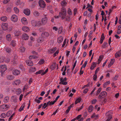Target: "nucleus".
Wrapping results in <instances>:
<instances>
[{
    "label": "nucleus",
    "instance_id": "obj_3",
    "mask_svg": "<svg viewBox=\"0 0 121 121\" xmlns=\"http://www.w3.org/2000/svg\"><path fill=\"white\" fill-rule=\"evenodd\" d=\"M10 105L4 104L0 105V110L4 112L8 110L10 108Z\"/></svg>",
    "mask_w": 121,
    "mask_h": 121
},
{
    "label": "nucleus",
    "instance_id": "obj_57",
    "mask_svg": "<svg viewBox=\"0 0 121 121\" xmlns=\"http://www.w3.org/2000/svg\"><path fill=\"white\" fill-rule=\"evenodd\" d=\"M67 3L65 1H62L61 3V5L62 6H64L67 4Z\"/></svg>",
    "mask_w": 121,
    "mask_h": 121
},
{
    "label": "nucleus",
    "instance_id": "obj_8",
    "mask_svg": "<svg viewBox=\"0 0 121 121\" xmlns=\"http://www.w3.org/2000/svg\"><path fill=\"white\" fill-rule=\"evenodd\" d=\"M48 19L47 17H44L42 18L41 21H39V22L40 26L42 25H44L47 23Z\"/></svg>",
    "mask_w": 121,
    "mask_h": 121
},
{
    "label": "nucleus",
    "instance_id": "obj_16",
    "mask_svg": "<svg viewBox=\"0 0 121 121\" xmlns=\"http://www.w3.org/2000/svg\"><path fill=\"white\" fill-rule=\"evenodd\" d=\"M20 73V71L17 69H15L13 71V73L15 75H18Z\"/></svg>",
    "mask_w": 121,
    "mask_h": 121
},
{
    "label": "nucleus",
    "instance_id": "obj_24",
    "mask_svg": "<svg viewBox=\"0 0 121 121\" xmlns=\"http://www.w3.org/2000/svg\"><path fill=\"white\" fill-rule=\"evenodd\" d=\"M115 61V60L114 59H112L110 61V63L108 64V67H110L112 65L114 64Z\"/></svg>",
    "mask_w": 121,
    "mask_h": 121
},
{
    "label": "nucleus",
    "instance_id": "obj_25",
    "mask_svg": "<svg viewBox=\"0 0 121 121\" xmlns=\"http://www.w3.org/2000/svg\"><path fill=\"white\" fill-rule=\"evenodd\" d=\"M42 35L44 37H48L49 35V33L47 32H43L42 33Z\"/></svg>",
    "mask_w": 121,
    "mask_h": 121
},
{
    "label": "nucleus",
    "instance_id": "obj_28",
    "mask_svg": "<svg viewBox=\"0 0 121 121\" xmlns=\"http://www.w3.org/2000/svg\"><path fill=\"white\" fill-rule=\"evenodd\" d=\"M97 63H96L94 62L92 65L90 67V69L91 70H93L94 68L96 67Z\"/></svg>",
    "mask_w": 121,
    "mask_h": 121
},
{
    "label": "nucleus",
    "instance_id": "obj_4",
    "mask_svg": "<svg viewBox=\"0 0 121 121\" xmlns=\"http://www.w3.org/2000/svg\"><path fill=\"white\" fill-rule=\"evenodd\" d=\"M112 112L111 111H108L106 113L105 115L106 117V121H110V120L112 118V116L111 115Z\"/></svg>",
    "mask_w": 121,
    "mask_h": 121
},
{
    "label": "nucleus",
    "instance_id": "obj_37",
    "mask_svg": "<svg viewBox=\"0 0 121 121\" xmlns=\"http://www.w3.org/2000/svg\"><path fill=\"white\" fill-rule=\"evenodd\" d=\"M7 79L9 80H12L14 78L13 76L10 75H8L7 77Z\"/></svg>",
    "mask_w": 121,
    "mask_h": 121
},
{
    "label": "nucleus",
    "instance_id": "obj_40",
    "mask_svg": "<svg viewBox=\"0 0 121 121\" xmlns=\"http://www.w3.org/2000/svg\"><path fill=\"white\" fill-rule=\"evenodd\" d=\"M56 102V100H55L53 102L49 101L47 103V104H48V105H49L54 104Z\"/></svg>",
    "mask_w": 121,
    "mask_h": 121
},
{
    "label": "nucleus",
    "instance_id": "obj_39",
    "mask_svg": "<svg viewBox=\"0 0 121 121\" xmlns=\"http://www.w3.org/2000/svg\"><path fill=\"white\" fill-rule=\"evenodd\" d=\"M25 104L24 103H23L21 107L19 109L18 111L19 112H21L22 110H24V108L25 107Z\"/></svg>",
    "mask_w": 121,
    "mask_h": 121
},
{
    "label": "nucleus",
    "instance_id": "obj_31",
    "mask_svg": "<svg viewBox=\"0 0 121 121\" xmlns=\"http://www.w3.org/2000/svg\"><path fill=\"white\" fill-rule=\"evenodd\" d=\"M94 109L92 105L90 106L88 108V111L89 112H91L93 111Z\"/></svg>",
    "mask_w": 121,
    "mask_h": 121
},
{
    "label": "nucleus",
    "instance_id": "obj_14",
    "mask_svg": "<svg viewBox=\"0 0 121 121\" xmlns=\"http://www.w3.org/2000/svg\"><path fill=\"white\" fill-rule=\"evenodd\" d=\"M23 13L26 15L28 16L30 15L31 12L29 9H26L24 10Z\"/></svg>",
    "mask_w": 121,
    "mask_h": 121
},
{
    "label": "nucleus",
    "instance_id": "obj_30",
    "mask_svg": "<svg viewBox=\"0 0 121 121\" xmlns=\"http://www.w3.org/2000/svg\"><path fill=\"white\" fill-rule=\"evenodd\" d=\"M45 61V60L43 59H41L38 62V64L40 65H42L44 63Z\"/></svg>",
    "mask_w": 121,
    "mask_h": 121
},
{
    "label": "nucleus",
    "instance_id": "obj_56",
    "mask_svg": "<svg viewBox=\"0 0 121 121\" xmlns=\"http://www.w3.org/2000/svg\"><path fill=\"white\" fill-rule=\"evenodd\" d=\"M6 116V114L4 113H3L1 114L0 117L1 118H5Z\"/></svg>",
    "mask_w": 121,
    "mask_h": 121
},
{
    "label": "nucleus",
    "instance_id": "obj_5",
    "mask_svg": "<svg viewBox=\"0 0 121 121\" xmlns=\"http://www.w3.org/2000/svg\"><path fill=\"white\" fill-rule=\"evenodd\" d=\"M7 69V67L5 65H2L0 66V72L1 73L2 76H3V74Z\"/></svg>",
    "mask_w": 121,
    "mask_h": 121
},
{
    "label": "nucleus",
    "instance_id": "obj_26",
    "mask_svg": "<svg viewBox=\"0 0 121 121\" xmlns=\"http://www.w3.org/2000/svg\"><path fill=\"white\" fill-rule=\"evenodd\" d=\"M43 73V70H39V71L35 73L36 75H37L39 74H41V75H44V74H42Z\"/></svg>",
    "mask_w": 121,
    "mask_h": 121
},
{
    "label": "nucleus",
    "instance_id": "obj_44",
    "mask_svg": "<svg viewBox=\"0 0 121 121\" xmlns=\"http://www.w3.org/2000/svg\"><path fill=\"white\" fill-rule=\"evenodd\" d=\"M11 45L13 47H14L16 45V41L14 40H12L11 43Z\"/></svg>",
    "mask_w": 121,
    "mask_h": 121
},
{
    "label": "nucleus",
    "instance_id": "obj_1",
    "mask_svg": "<svg viewBox=\"0 0 121 121\" xmlns=\"http://www.w3.org/2000/svg\"><path fill=\"white\" fill-rule=\"evenodd\" d=\"M1 27L2 30L4 31L8 30L10 31L12 30L11 27H9L8 24L6 23H2L1 24Z\"/></svg>",
    "mask_w": 121,
    "mask_h": 121
},
{
    "label": "nucleus",
    "instance_id": "obj_45",
    "mask_svg": "<svg viewBox=\"0 0 121 121\" xmlns=\"http://www.w3.org/2000/svg\"><path fill=\"white\" fill-rule=\"evenodd\" d=\"M50 68L52 69L53 70L56 68V66L55 64H52L50 67Z\"/></svg>",
    "mask_w": 121,
    "mask_h": 121
},
{
    "label": "nucleus",
    "instance_id": "obj_52",
    "mask_svg": "<svg viewBox=\"0 0 121 121\" xmlns=\"http://www.w3.org/2000/svg\"><path fill=\"white\" fill-rule=\"evenodd\" d=\"M67 13L69 15H71L72 14L71 11L69 8H68V9Z\"/></svg>",
    "mask_w": 121,
    "mask_h": 121
},
{
    "label": "nucleus",
    "instance_id": "obj_32",
    "mask_svg": "<svg viewBox=\"0 0 121 121\" xmlns=\"http://www.w3.org/2000/svg\"><path fill=\"white\" fill-rule=\"evenodd\" d=\"M99 114L96 115L95 113H94L91 116V118H97L98 117H99Z\"/></svg>",
    "mask_w": 121,
    "mask_h": 121
},
{
    "label": "nucleus",
    "instance_id": "obj_20",
    "mask_svg": "<svg viewBox=\"0 0 121 121\" xmlns=\"http://www.w3.org/2000/svg\"><path fill=\"white\" fill-rule=\"evenodd\" d=\"M36 70V68L35 67H31L29 69L30 72L33 73L35 72Z\"/></svg>",
    "mask_w": 121,
    "mask_h": 121
},
{
    "label": "nucleus",
    "instance_id": "obj_23",
    "mask_svg": "<svg viewBox=\"0 0 121 121\" xmlns=\"http://www.w3.org/2000/svg\"><path fill=\"white\" fill-rule=\"evenodd\" d=\"M63 39V37L62 36L59 37L57 38V42L59 43H60L62 41Z\"/></svg>",
    "mask_w": 121,
    "mask_h": 121
},
{
    "label": "nucleus",
    "instance_id": "obj_27",
    "mask_svg": "<svg viewBox=\"0 0 121 121\" xmlns=\"http://www.w3.org/2000/svg\"><path fill=\"white\" fill-rule=\"evenodd\" d=\"M81 99L80 97L78 98H77L75 102V104H76L78 103H80L81 101Z\"/></svg>",
    "mask_w": 121,
    "mask_h": 121
},
{
    "label": "nucleus",
    "instance_id": "obj_38",
    "mask_svg": "<svg viewBox=\"0 0 121 121\" xmlns=\"http://www.w3.org/2000/svg\"><path fill=\"white\" fill-rule=\"evenodd\" d=\"M19 50L21 52H24L25 50V48L24 47H22L19 48Z\"/></svg>",
    "mask_w": 121,
    "mask_h": 121
},
{
    "label": "nucleus",
    "instance_id": "obj_6",
    "mask_svg": "<svg viewBox=\"0 0 121 121\" xmlns=\"http://www.w3.org/2000/svg\"><path fill=\"white\" fill-rule=\"evenodd\" d=\"M11 21L13 22H17L18 20V16L15 14L12 15L10 18Z\"/></svg>",
    "mask_w": 121,
    "mask_h": 121
},
{
    "label": "nucleus",
    "instance_id": "obj_42",
    "mask_svg": "<svg viewBox=\"0 0 121 121\" xmlns=\"http://www.w3.org/2000/svg\"><path fill=\"white\" fill-rule=\"evenodd\" d=\"M14 10L15 13L16 14H18L19 12V10L16 7H15L14 8Z\"/></svg>",
    "mask_w": 121,
    "mask_h": 121
},
{
    "label": "nucleus",
    "instance_id": "obj_51",
    "mask_svg": "<svg viewBox=\"0 0 121 121\" xmlns=\"http://www.w3.org/2000/svg\"><path fill=\"white\" fill-rule=\"evenodd\" d=\"M107 43L106 42H104L102 46V48H105L107 47Z\"/></svg>",
    "mask_w": 121,
    "mask_h": 121
},
{
    "label": "nucleus",
    "instance_id": "obj_33",
    "mask_svg": "<svg viewBox=\"0 0 121 121\" xmlns=\"http://www.w3.org/2000/svg\"><path fill=\"white\" fill-rule=\"evenodd\" d=\"M0 19L2 21L5 22L7 20V17H6L4 16L1 17Z\"/></svg>",
    "mask_w": 121,
    "mask_h": 121
},
{
    "label": "nucleus",
    "instance_id": "obj_17",
    "mask_svg": "<svg viewBox=\"0 0 121 121\" xmlns=\"http://www.w3.org/2000/svg\"><path fill=\"white\" fill-rule=\"evenodd\" d=\"M22 30L24 32H28L30 31L29 27L27 26H23L22 27Z\"/></svg>",
    "mask_w": 121,
    "mask_h": 121
},
{
    "label": "nucleus",
    "instance_id": "obj_15",
    "mask_svg": "<svg viewBox=\"0 0 121 121\" xmlns=\"http://www.w3.org/2000/svg\"><path fill=\"white\" fill-rule=\"evenodd\" d=\"M22 38L23 39L26 40L28 39L29 36L28 35L25 33L22 35Z\"/></svg>",
    "mask_w": 121,
    "mask_h": 121
},
{
    "label": "nucleus",
    "instance_id": "obj_22",
    "mask_svg": "<svg viewBox=\"0 0 121 121\" xmlns=\"http://www.w3.org/2000/svg\"><path fill=\"white\" fill-rule=\"evenodd\" d=\"M6 39L8 41H10L11 40V37L10 34L7 35L6 36Z\"/></svg>",
    "mask_w": 121,
    "mask_h": 121
},
{
    "label": "nucleus",
    "instance_id": "obj_10",
    "mask_svg": "<svg viewBox=\"0 0 121 121\" xmlns=\"http://www.w3.org/2000/svg\"><path fill=\"white\" fill-rule=\"evenodd\" d=\"M21 22L24 25H27L28 23V20L25 17H23L21 19Z\"/></svg>",
    "mask_w": 121,
    "mask_h": 121
},
{
    "label": "nucleus",
    "instance_id": "obj_58",
    "mask_svg": "<svg viewBox=\"0 0 121 121\" xmlns=\"http://www.w3.org/2000/svg\"><path fill=\"white\" fill-rule=\"evenodd\" d=\"M43 40L42 38H39L37 39V41L39 43H41L42 42Z\"/></svg>",
    "mask_w": 121,
    "mask_h": 121
},
{
    "label": "nucleus",
    "instance_id": "obj_54",
    "mask_svg": "<svg viewBox=\"0 0 121 121\" xmlns=\"http://www.w3.org/2000/svg\"><path fill=\"white\" fill-rule=\"evenodd\" d=\"M10 61V60L9 58L8 57L6 58H5L4 62L6 63H8Z\"/></svg>",
    "mask_w": 121,
    "mask_h": 121
},
{
    "label": "nucleus",
    "instance_id": "obj_61",
    "mask_svg": "<svg viewBox=\"0 0 121 121\" xmlns=\"http://www.w3.org/2000/svg\"><path fill=\"white\" fill-rule=\"evenodd\" d=\"M14 115H15V113H13L12 114L11 116L9 118V121H10L12 119Z\"/></svg>",
    "mask_w": 121,
    "mask_h": 121
},
{
    "label": "nucleus",
    "instance_id": "obj_48",
    "mask_svg": "<svg viewBox=\"0 0 121 121\" xmlns=\"http://www.w3.org/2000/svg\"><path fill=\"white\" fill-rule=\"evenodd\" d=\"M33 14L35 16H38L39 14V13L37 11H34L33 12Z\"/></svg>",
    "mask_w": 121,
    "mask_h": 121
},
{
    "label": "nucleus",
    "instance_id": "obj_11",
    "mask_svg": "<svg viewBox=\"0 0 121 121\" xmlns=\"http://www.w3.org/2000/svg\"><path fill=\"white\" fill-rule=\"evenodd\" d=\"M107 95V93L105 91L102 92L100 94L99 96V98L100 99H101L102 98L105 97Z\"/></svg>",
    "mask_w": 121,
    "mask_h": 121
},
{
    "label": "nucleus",
    "instance_id": "obj_35",
    "mask_svg": "<svg viewBox=\"0 0 121 121\" xmlns=\"http://www.w3.org/2000/svg\"><path fill=\"white\" fill-rule=\"evenodd\" d=\"M110 83V82L109 81H107L106 82H105V83H104L103 85V87L104 88H105Z\"/></svg>",
    "mask_w": 121,
    "mask_h": 121
},
{
    "label": "nucleus",
    "instance_id": "obj_19",
    "mask_svg": "<svg viewBox=\"0 0 121 121\" xmlns=\"http://www.w3.org/2000/svg\"><path fill=\"white\" fill-rule=\"evenodd\" d=\"M4 51L7 53H9L11 52V49L7 47H5L4 49Z\"/></svg>",
    "mask_w": 121,
    "mask_h": 121
},
{
    "label": "nucleus",
    "instance_id": "obj_9",
    "mask_svg": "<svg viewBox=\"0 0 121 121\" xmlns=\"http://www.w3.org/2000/svg\"><path fill=\"white\" fill-rule=\"evenodd\" d=\"M67 80V78L65 77L64 78H63L62 77L60 78V84H62L65 85L67 84V82H66Z\"/></svg>",
    "mask_w": 121,
    "mask_h": 121
},
{
    "label": "nucleus",
    "instance_id": "obj_50",
    "mask_svg": "<svg viewBox=\"0 0 121 121\" xmlns=\"http://www.w3.org/2000/svg\"><path fill=\"white\" fill-rule=\"evenodd\" d=\"M5 57H4L2 56L0 58V62L4 61Z\"/></svg>",
    "mask_w": 121,
    "mask_h": 121
},
{
    "label": "nucleus",
    "instance_id": "obj_60",
    "mask_svg": "<svg viewBox=\"0 0 121 121\" xmlns=\"http://www.w3.org/2000/svg\"><path fill=\"white\" fill-rule=\"evenodd\" d=\"M88 91V88H86L83 91V92L84 93L86 94Z\"/></svg>",
    "mask_w": 121,
    "mask_h": 121
},
{
    "label": "nucleus",
    "instance_id": "obj_59",
    "mask_svg": "<svg viewBox=\"0 0 121 121\" xmlns=\"http://www.w3.org/2000/svg\"><path fill=\"white\" fill-rule=\"evenodd\" d=\"M82 116V115H79L78 116L74 118V119H75V120H78L80 119L81 117Z\"/></svg>",
    "mask_w": 121,
    "mask_h": 121
},
{
    "label": "nucleus",
    "instance_id": "obj_63",
    "mask_svg": "<svg viewBox=\"0 0 121 121\" xmlns=\"http://www.w3.org/2000/svg\"><path fill=\"white\" fill-rule=\"evenodd\" d=\"M88 61L86 60L84 64L83 65L82 67L84 68H85L87 64Z\"/></svg>",
    "mask_w": 121,
    "mask_h": 121
},
{
    "label": "nucleus",
    "instance_id": "obj_12",
    "mask_svg": "<svg viewBox=\"0 0 121 121\" xmlns=\"http://www.w3.org/2000/svg\"><path fill=\"white\" fill-rule=\"evenodd\" d=\"M21 83L20 80H16L12 82L13 85L14 86H17L19 85Z\"/></svg>",
    "mask_w": 121,
    "mask_h": 121
},
{
    "label": "nucleus",
    "instance_id": "obj_13",
    "mask_svg": "<svg viewBox=\"0 0 121 121\" xmlns=\"http://www.w3.org/2000/svg\"><path fill=\"white\" fill-rule=\"evenodd\" d=\"M39 6L42 8H44L45 6L44 2L43 0H40L39 2Z\"/></svg>",
    "mask_w": 121,
    "mask_h": 121
},
{
    "label": "nucleus",
    "instance_id": "obj_49",
    "mask_svg": "<svg viewBox=\"0 0 121 121\" xmlns=\"http://www.w3.org/2000/svg\"><path fill=\"white\" fill-rule=\"evenodd\" d=\"M20 34V32L19 31H17L15 33V35L16 36H18Z\"/></svg>",
    "mask_w": 121,
    "mask_h": 121
},
{
    "label": "nucleus",
    "instance_id": "obj_36",
    "mask_svg": "<svg viewBox=\"0 0 121 121\" xmlns=\"http://www.w3.org/2000/svg\"><path fill=\"white\" fill-rule=\"evenodd\" d=\"M21 90L20 88H18L16 90V92L17 95H19L21 93Z\"/></svg>",
    "mask_w": 121,
    "mask_h": 121
},
{
    "label": "nucleus",
    "instance_id": "obj_21",
    "mask_svg": "<svg viewBox=\"0 0 121 121\" xmlns=\"http://www.w3.org/2000/svg\"><path fill=\"white\" fill-rule=\"evenodd\" d=\"M26 63L27 65L29 66H32L33 65V63L32 61L29 60H27L26 61Z\"/></svg>",
    "mask_w": 121,
    "mask_h": 121
},
{
    "label": "nucleus",
    "instance_id": "obj_7",
    "mask_svg": "<svg viewBox=\"0 0 121 121\" xmlns=\"http://www.w3.org/2000/svg\"><path fill=\"white\" fill-rule=\"evenodd\" d=\"M31 23L32 25L34 26L39 27L40 26L39 21H35L32 20L31 21Z\"/></svg>",
    "mask_w": 121,
    "mask_h": 121
},
{
    "label": "nucleus",
    "instance_id": "obj_55",
    "mask_svg": "<svg viewBox=\"0 0 121 121\" xmlns=\"http://www.w3.org/2000/svg\"><path fill=\"white\" fill-rule=\"evenodd\" d=\"M12 64H16L17 63V62L16 60H12Z\"/></svg>",
    "mask_w": 121,
    "mask_h": 121
},
{
    "label": "nucleus",
    "instance_id": "obj_46",
    "mask_svg": "<svg viewBox=\"0 0 121 121\" xmlns=\"http://www.w3.org/2000/svg\"><path fill=\"white\" fill-rule=\"evenodd\" d=\"M11 99L12 100L16 102L17 100V98L15 96H12L11 97Z\"/></svg>",
    "mask_w": 121,
    "mask_h": 121
},
{
    "label": "nucleus",
    "instance_id": "obj_53",
    "mask_svg": "<svg viewBox=\"0 0 121 121\" xmlns=\"http://www.w3.org/2000/svg\"><path fill=\"white\" fill-rule=\"evenodd\" d=\"M102 88L101 87H100L98 90L97 91V93H96V95H98L100 93L101 90Z\"/></svg>",
    "mask_w": 121,
    "mask_h": 121
},
{
    "label": "nucleus",
    "instance_id": "obj_43",
    "mask_svg": "<svg viewBox=\"0 0 121 121\" xmlns=\"http://www.w3.org/2000/svg\"><path fill=\"white\" fill-rule=\"evenodd\" d=\"M9 97H6L4 98V103H7L9 101Z\"/></svg>",
    "mask_w": 121,
    "mask_h": 121
},
{
    "label": "nucleus",
    "instance_id": "obj_41",
    "mask_svg": "<svg viewBox=\"0 0 121 121\" xmlns=\"http://www.w3.org/2000/svg\"><path fill=\"white\" fill-rule=\"evenodd\" d=\"M105 39L104 37V36L103 35V34L101 36L100 40V43L101 44H102Z\"/></svg>",
    "mask_w": 121,
    "mask_h": 121
},
{
    "label": "nucleus",
    "instance_id": "obj_64",
    "mask_svg": "<svg viewBox=\"0 0 121 121\" xmlns=\"http://www.w3.org/2000/svg\"><path fill=\"white\" fill-rule=\"evenodd\" d=\"M20 0H17L15 2V4L16 5H18L20 4Z\"/></svg>",
    "mask_w": 121,
    "mask_h": 121
},
{
    "label": "nucleus",
    "instance_id": "obj_2",
    "mask_svg": "<svg viewBox=\"0 0 121 121\" xmlns=\"http://www.w3.org/2000/svg\"><path fill=\"white\" fill-rule=\"evenodd\" d=\"M66 9L64 8H62L61 12L59 13L60 16L62 19H64L66 17Z\"/></svg>",
    "mask_w": 121,
    "mask_h": 121
},
{
    "label": "nucleus",
    "instance_id": "obj_18",
    "mask_svg": "<svg viewBox=\"0 0 121 121\" xmlns=\"http://www.w3.org/2000/svg\"><path fill=\"white\" fill-rule=\"evenodd\" d=\"M56 49L57 48H52L48 50V52L49 53H53L54 52Z\"/></svg>",
    "mask_w": 121,
    "mask_h": 121
},
{
    "label": "nucleus",
    "instance_id": "obj_29",
    "mask_svg": "<svg viewBox=\"0 0 121 121\" xmlns=\"http://www.w3.org/2000/svg\"><path fill=\"white\" fill-rule=\"evenodd\" d=\"M121 56V51L120 50L119 52H117L115 54V56L116 57H117Z\"/></svg>",
    "mask_w": 121,
    "mask_h": 121
},
{
    "label": "nucleus",
    "instance_id": "obj_47",
    "mask_svg": "<svg viewBox=\"0 0 121 121\" xmlns=\"http://www.w3.org/2000/svg\"><path fill=\"white\" fill-rule=\"evenodd\" d=\"M12 111H10L6 113V115L7 117H9L12 114Z\"/></svg>",
    "mask_w": 121,
    "mask_h": 121
},
{
    "label": "nucleus",
    "instance_id": "obj_34",
    "mask_svg": "<svg viewBox=\"0 0 121 121\" xmlns=\"http://www.w3.org/2000/svg\"><path fill=\"white\" fill-rule=\"evenodd\" d=\"M121 33V25H120L118 26V30L117 33L119 34Z\"/></svg>",
    "mask_w": 121,
    "mask_h": 121
},
{
    "label": "nucleus",
    "instance_id": "obj_62",
    "mask_svg": "<svg viewBox=\"0 0 121 121\" xmlns=\"http://www.w3.org/2000/svg\"><path fill=\"white\" fill-rule=\"evenodd\" d=\"M59 53V51L58 50H57L56 52L54 54H53V56L54 57H55Z\"/></svg>",
    "mask_w": 121,
    "mask_h": 121
}]
</instances>
